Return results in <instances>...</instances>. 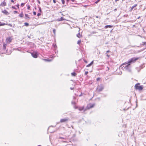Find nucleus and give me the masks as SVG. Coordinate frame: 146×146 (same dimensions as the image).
<instances>
[{"instance_id":"obj_43","label":"nucleus","mask_w":146,"mask_h":146,"mask_svg":"<svg viewBox=\"0 0 146 146\" xmlns=\"http://www.w3.org/2000/svg\"><path fill=\"white\" fill-rule=\"evenodd\" d=\"M60 139H65V138L64 137H60L59 138Z\"/></svg>"},{"instance_id":"obj_7","label":"nucleus","mask_w":146,"mask_h":146,"mask_svg":"<svg viewBox=\"0 0 146 146\" xmlns=\"http://www.w3.org/2000/svg\"><path fill=\"white\" fill-rule=\"evenodd\" d=\"M69 120V118H68L62 119H60V122L61 123L64 122L68 121Z\"/></svg>"},{"instance_id":"obj_31","label":"nucleus","mask_w":146,"mask_h":146,"mask_svg":"<svg viewBox=\"0 0 146 146\" xmlns=\"http://www.w3.org/2000/svg\"><path fill=\"white\" fill-rule=\"evenodd\" d=\"M39 11L40 12H41V11H42L41 9V8L40 7H39Z\"/></svg>"},{"instance_id":"obj_29","label":"nucleus","mask_w":146,"mask_h":146,"mask_svg":"<svg viewBox=\"0 0 146 146\" xmlns=\"http://www.w3.org/2000/svg\"><path fill=\"white\" fill-rule=\"evenodd\" d=\"M71 103H72V104H73V105L76 104V102L74 101H72V102Z\"/></svg>"},{"instance_id":"obj_23","label":"nucleus","mask_w":146,"mask_h":146,"mask_svg":"<svg viewBox=\"0 0 146 146\" xmlns=\"http://www.w3.org/2000/svg\"><path fill=\"white\" fill-rule=\"evenodd\" d=\"M97 33L95 31H92L91 32V35H92L93 34L96 33Z\"/></svg>"},{"instance_id":"obj_40","label":"nucleus","mask_w":146,"mask_h":146,"mask_svg":"<svg viewBox=\"0 0 146 146\" xmlns=\"http://www.w3.org/2000/svg\"><path fill=\"white\" fill-rule=\"evenodd\" d=\"M37 1L38 2V3L39 4H40V1H39V0H37Z\"/></svg>"},{"instance_id":"obj_50","label":"nucleus","mask_w":146,"mask_h":146,"mask_svg":"<svg viewBox=\"0 0 146 146\" xmlns=\"http://www.w3.org/2000/svg\"><path fill=\"white\" fill-rule=\"evenodd\" d=\"M73 88H71V87L70 88V89L71 90H73Z\"/></svg>"},{"instance_id":"obj_47","label":"nucleus","mask_w":146,"mask_h":146,"mask_svg":"<svg viewBox=\"0 0 146 146\" xmlns=\"http://www.w3.org/2000/svg\"><path fill=\"white\" fill-rule=\"evenodd\" d=\"M11 2H12V3L14 2V1L13 0H11Z\"/></svg>"},{"instance_id":"obj_44","label":"nucleus","mask_w":146,"mask_h":146,"mask_svg":"<svg viewBox=\"0 0 146 146\" xmlns=\"http://www.w3.org/2000/svg\"><path fill=\"white\" fill-rule=\"evenodd\" d=\"M100 1V0H98L97 1H96V2H95L96 3H97L98 2H99Z\"/></svg>"},{"instance_id":"obj_14","label":"nucleus","mask_w":146,"mask_h":146,"mask_svg":"<svg viewBox=\"0 0 146 146\" xmlns=\"http://www.w3.org/2000/svg\"><path fill=\"white\" fill-rule=\"evenodd\" d=\"M6 44L5 43H3V48L4 50H5L6 48Z\"/></svg>"},{"instance_id":"obj_57","label":"nucleus","mask_w":146,"mask_h":146,"mask_svg":"<svg viewBox=\"0 0 146 146\" xmlns=\"http://www.w3.org/2000/svg\"><path fill=\"white\" fill-rule=\"evenodd\" d=\"M63 142H66V141H63Z\"/></svg>"},{"instance_id":"obj_48","label":"nucleus","mask_w":146,"mask_h":146,"mask_svg":"<svg viewBox=\"0 0 146 146\" xmlns=\"http://www.w3.org/2000/svg\"><path fill=\"white\" fill-rule=\"evenodd\" d=\"M110 52V51L109 50H108L106 52V53H108Z\"/></svg>"},{"instance_id":"obj_12","label":"nucleus","mask_w":146,"mask_h":146,"mask_svg":"<svg viewBox=\"0 0 146 146\" xmlns=\"http://www.w3.org/2000/svg\"><path fill=\"white\" fill-rule=\"evenodd\" d=\"M94 63V61H92L91 63L88 64L86 65V66L87 67H89L91 66Z\"/></svg>"},{"instance_id":"obj_3","label":"nucleus","mask_w":146,"mask_h":146,"mask_svg":"<svg viewBox=\"0 0 146 146\" xmlns=\"http://www.w3.org/2000/svg\"><path fill=\"white\" fill-rule=\"evenodd\" d=\"M95 104H88L86 107V109L84 110V111L86 110H88L90 108H93L95 106Z\"/></svg>"},{"instance_id":"obj_56","label":"nucleus","mask_w":146,"mask_h":146,"mask_svg":"<svg viewBox=\"0 0 146 146\" xmlns=\"http://www.w3.org/2000/svg\"><path fill=\"white\" fill-rule=\"evenodd\" d=\"M95 36H98V35H95Z\"/></svg>"},{"instance_id":"obj_39","label":"nucleus","mask_w":146,"mask_h":146,"mask_svg":"<svg viewBox=\"0 0 146 146\" xmlns=\"http://www.w3.org/2000/svg\"><path fill=\"white\" fill-rule=\"evenodd\" d=\"M100 78H97L96 80H97V81H99V80H100Z\"/></svg>"},{"instance_id":"obj_4","label":"nucleus","mask_w":146,"mask_h":146,"mask_svg":"<svg viewBox=\"0 0 146 146\" xmlns=\"http://www.w3.org/2000/svg\"><path fill=\"white\" fill-rule=\"evenodd\" d=\"M139 83H138L135 85V89L136 90H141L143 89V87L141 86H139Z\"/></svg>"},{"instance_id":"obj_33","label":"nucleus","mask_w":146,"mask_h":146,"mask_svg":"<svg viewBox=\"0 0 146 146\" xmlns=\"http://www.w3.org/2000/svg\"><path fill=\"white\" fill-rule=\"evenodd\" d=\"M41 15V13H38L37 14V16H39Z\"/></svg>"},{"instance_id":"obj_60","label":"nucleus","mask_w":146,"mask_h":146,"mask_svg":"<svg viewBox=\"0 0 146 146\" xmlns=\"http://www.w3.org/2000/svg\"><path fill=\"white\" fill-rule=\"evenodd\" d=\"M74 98L75 99V97H74Z\"/></svg>"},{"instance_id":"obj_11","label":"nucleus","mask_w":146,"mask_h":146,"mask_svg":"<svg viewBox=\"0 0 146 146\" xmlns=\"http://www.w3.org/2000/svg\"><path fill=\"white\" fill-rule=\"evenodd\" d=\"M66 20V19H64L63 17H61L60 19H57V21H61Z\"/></svg>"},{"instance_id":"obj_9","label":"nucleus","mask_w":146,"mask_h":146,"mask_svg":"<svg viewBox=\"0 0 146 146\" xmlns=\"http://www.w3.org/2000/svg\"><path fill=\"white\" fill-rule=\"evenodd\" d=\"M2 12L6 15H8L9 14V13L5 9L3 11H2Z\"/></svg>"},{"instance_id":"obj_26","label":"nucleus","mask_w":146,"mask_h":146,"mask_svg":"<svg viewBox=\"0 0 146 146\" xmlns=\"http://www.w3.org/2000/svg\"><path fill=\"white\" fill-rule=\"evenodd\" d=\"M136 69L137 70L138 72H139L141 69V68H136Z\"/></svg>"},{"instance_id":"obj_52","label":"nucleus","mask_w":146,"mask_h":146,"mask_svg":"<svg viewBox=\"0 0 146 146\" xmlns=\"http://www.w3.org/2000/svg\"><path fill=\"white\" fill-rule=\"evenodd\" d=\"M106 56L108 57H109V55H108V54H107Z\"/></svg>"},{"instance_id":"obj_8","label":"nucleus","mask_w":146,"mask_h":146,"mask_svg":"<svg viewBox=\"0 0 146 146\" xmlns=\"http://www.w3.org/2000/svg\"><path fill=\"white\" fill-rule=\"evenodd\" d=\"M12 39L11 37H9L6 39V40L7 43H10Z\"/></svg>"},{"instance_id":"obj_38","label":"nucleus","mask_w":146,"mask_h":146,"mask_svg":"<svg viewBox=\"0 0 146 146\" xmlns=\"http://www.w3.org/2000/svg\"><path fill=\"white\" fill-rule=\"evenodd\" d=\"M16 6L17 7V8H18V9H19V4H17V5H16Z\"/></svg>"},{"instance_id":"obj_1","label":"nucleus","mask_w":146,"mask_h":146,"mask_svg":"<svg viewBox=\"0 0 146 146\" xmlns=\"http://www.w3.org/2000/svg\"><path fill=\"white\" fill-rule=\"evenodd\" d=\"M130 65V64L127 63V62H125L122 65V66L124 67V69L125 70H127L128 72H130L131 71Z\"/></svg>"},{"instance_id":"obj_15","label":"nucleus","mask_w":146,"mask_h":146,"mask_svg":"<svg viewBox=\"0 0 146 146\" xmlns=\"http://www.w3.org/2000/svg\"><path fill=\"white\" fill-rule=\"evenodd\" d=\"M137 6V4H135L134 5H133V6H132L131 9V11L135 7H136Z\"/></svg>"},{"instance_id":"obj_10","label":"nucleus","mask_w":146,"mask_h":146,"mask_svg":"<svg viewBox=\"0 0 146 146\" xmlns=\"http://www.w3.org/2000/svg\"><path fill=\"white\" fill-rule=\"evenodd\" d=\"M6 5V3L5 1H3L2 2L0 5L1 6L3 7Z\"/></svg>"},{"instance_id":"obj_13","label":"nucleus","mask_w":146,"mask_h":146,"mask_svg":"<svg viewBox=\"0 0 146 146\" xmlns=\"http://www.w3.org/2000/svg\"><path fill=\"white\" fill-rule=\"evenodd\" d=\"M25 19H30V18L29 17V15L27 14H25Z\"/></svg>"},{"instance_id":"obj_34","label":"nucleus","mask_w":146,"mask_h":146,"mask_svg":"<svg viewBox=\"0 0 146 146\" xmlns=\"http://www.w3.org/2000/svg\"><path fill=\"white\" fill-rule=\"evenodd\" d=\"M144 67V66H143V65H142L140 66V68H141V69H142Z\"/></svg>"},{"instance_id":"obj_45","label":"nucleus","mask_w":146,"mask_h":146,"mask_svg":"<svg viewBox=\"0 0 146 146\" xmlns=\"http://www.w3.org/2000/svg\"><path fill=\"white\" fill-rule=\"evenodd\" d=\"M72 2H75V0H71Z\"/></svg>"},{"instance_id":"obj_6","label":"nucleus","mask_w":146,"mask_h":146,"mask_svg":"<svg viewBox=\"0 0 146 146\" xmlns=\"http://www.w3.org/2000/svg\"><path fill=\"white\" fill-rule=\"evenodd\" d=\"M32 56L34 58H37L38 57V54L36 52H32L31 53Z\"/></svg>"},{"instance_id":"obj_35","label":"nucleus","mask_w":146,"mask_h":146,"mask_svg":"<svg viewBox=\"0 0 146 146\" xmlns=\"http://www.w3.org/2000/svg\"><path fill=\"white\" fill-rule=\"evenodd\" d=\"M33 14L34 15H36V13L35 11H34L33 12Z\"/></svg>"},{"instance_id":"obj_28","label":"nucleus","mask_w":146,"mask_h":146,"mask_svg":"<svg viewBox=\"0 0 146 146\" xmlns=\"http://www.w3.org/2000/svg\"><path fill=\"white\" fill-rule=\"evenodd\" d=\"M62 4H64L65 3V1L64 0H61Z\"/></svg>"},{"instance_id":"obj_25","label":"nucleus","mask_w":146,"mask_h":146,"mask_svg":"<svg viewBox=\"0 0 146 146\" xmlns=\"http://www.w3.org/2000/svg\"><path fill=\"white\" fill-rule=\"evenodd\" d=\"M81 40H79L77 42V43L78 44H80V43H81Z\"/></svg>"},{"instance_id":"obj_59","label":"nucleus","mask_w":146,"mask_h":146,"mask_svg":"<svg viewBox=\"0 0 146 146\" xmlns=\"http://www.w3.org/2000/svg\"><path fill=\"white\" fill-rule=\"evenodd\" d=\"M85 62H87L86 61H85Z\"/></svg>"},{"instance_id":"obj_42","label":"nucleus","mask_w":146,"mask_h":146,"mask_svg":"<svg viewBox=\"0 0 146 146\" xmlns=\"http://www.w3.org/2000/svg\"><path fill=\"white\" fill-rule=\"evenodd\" d=\"M53 3H56V1L55 0H53Z\"/></svg>"},{"instance_id":"obj_27","label":"nucleus","mask_w":146,"mask_h":146,"mask_svg":"<svg viewBox=\"0 0 146 146\" xmlns=\"http://www.w3.org/2000/svg\"><path fill=\"white\" fill-rule=\"evenodd\" d=\"M25 4V3H21V7H23L24 6Z\"/></svg>"},{"instance_id":"obj_55","label":"nucleus","mask_w":146,"mask_h":146,"mask_svg":"<svg viewBox=\"0 0 146 146\" xmlns=\"http://www.w3.org/2000/svg\"><path fill=\"white\" fill-rule=\"evenodd\" d=\"M17 50H18V51H20V50L19 49H17Z\"/></svg>"},{"instance_id":"obj_51","label":"nucleus","mask_w":146,"mask_h":146,"mask_svg":"<svg viewBox=\"0 0 146 146\" xmlns=\"http://www.w3.org/2000/svg\"><path fill=\"white\" fill-rule=\"evenodd\" d=\"M140 16H139V17L138 18H137V19H140Z\"/></svg>"},{"instance_id":"obj_17","label":"nucleus","mask_w":146,"mask_h":146,"mask_svg":"<svg viewBox=\"0 0 146 146\" xmlns=\"http://www.w3.org/2000/svg\"><path fill=\"white\" fill-rule=\"evenodd\" d=\"M112 27V26L111 25H107L105 26V27L106 29L107 28H111Z\"/></svg>"},{"instance_id":"obj_36","label":"nucleus","mask_w":146,"mask_h":146,"mask_svg":"<svg viewBox=\"0 0 146 146\" xmlns=\"http://www.w3.org/2000/svg\"><path fill=\"white\" fill-rule=\"evenodd\" d=\"M88 73V71H86L85 73V74L86 75H87Z\"/></svg>"},{"instance_id":"obj_49","label":"nucleus","mask_w":146,"mask_h":146,"mask_svg":"<svg viewBox=\"0 0 146 146\" xmlns=\"http://www.w3.org/2000/svg\"><path fill=\"white\" fill-rule=\"evenodd\" d=\"M96 18H98V17H99L98 16H96Z\"/></svg>"},{"instance_id":"obj_18","label":"nucleus","mask_w":146,"mask_h":146,"mask_svg":"<svg viewBox=\"0 0 146 146\" xmlns=\"http://www.w3.org/2000/svg\"><path fill=\"white\" fill-rule=\"evenodd\" d=\"M77 37L80 38L81 37H82V36L80 35V33H79L78 34H77Z\"/></svg>"},{"instance_id":"obj_24","label":"nucleus","mask_w":146,"mask_h":146,"mask_svg":"<svg viewBox=\"0 0 146 146\" xmlns=\"http://www.w3.org/2000/svg\"><path fill=\"white\" fill-rule=\"evenodd\" d=\"M24 25L25 26H29V23H24Z\"/></svg>"},{"instance_id":"obj_54","label":"nucleus","mask_w":146,"mask_h":146,"mask_svg":"<svg viewBox=\"0 0 146 146\" xmlns=\"http://www.w3.org/2000/svg\"><path fill=\"white\" fill-rule=\"evenodd\" d=\"M69 0H67V1H66L67 2V3H68Z\"/></svg>"},{"instance_id":"obj_16","label":"nucleus","mask_w":146,"mask_h":146,"mask_svg":"<svg viewBox=\"0 0 146 146\" xmlns=\"http://www.w3.org/2000/svg\"><path fill=\"white\" fill-rule=\"evenodd\" d=\"M79 110L80 111H82L84 110V107L83 106L82 107H80L79 108Z\"/></svg>"},{"instance_id":"obj_53","label":"nucleus","mask_w":146,"mask_h":146,"mask_svg":"<svg viewBox=\"0 0 146 146\" xmlns=\"http://www.w3.org/2000/svg\"><path fill=\"white\" fill-rule=\"evenodd\" d=\"M115 0V1L116 2H117V1H119V0Z\"/></svg>"},{"instance_id":"obj_5","label":"nucleus","mask_w":146,"mask_h":146,"mask_svg":"<svg viewBox=\"0 0 146 146\" xmlns=\"http://www.w3.org/2000/svg\"><path fill=\"white\" fill-rule=\"evenodd\" d=\"M104 87L103 85L102 84H101L98 86L97 90L99 92H101L104 89Z\"/></svg>"},{"instance_id":"obj_32","label":"nucleus","mask_w":146,"mask_h":146,"mask_svg":"<svg viewBox=\"0 0 146 146\" xmlns=\"http://www.w3.org/2000/svg\"><path fill=\"white\" fill-rule=\"evenodd\" d=\"M56 30L55 29H54L53 30V32L55 34V32H56Z\"/></svg>"},{"instance_id":"obj_19","label":"nucleus","mask_w":146,"mask_h":146,"mask_svg":"<svg viewBox=\"0 0 146 146\" xmlns=\"http://www.w3.org/2000/svg\"><path fill=\"white\" fill-rule=\"evenodd\" d=\"M24 15L23 13H21L19 15V16L20 17H23Z\"/></svg>"},{"instance_id":"obj_37","label":"nucleus","mask_w":146,"mask_h":146,"mask_svg":"<svg viewBox=\"0 0 146 146\" xmlns=\"http://www.w3.org/2000/svg\"><path fill=\"white\" fill-rule=\"evenodd\" d=\"M30 5H28L27 6V9L29 10V9L30 8Z\"/></svg>"},{"instance_id":"obj_22","label":"nucleus","mask_w":146,"mask_h":146,"mask_svg":"<svg viewBox=\"0 0 146 146\" xmlns=\"http://www.w3.org/2000/svg\"><path fill=\"white\" fill-rule=\"evenodd\" d=\"M44 60H45V61H47V62H50L52 60H51L47 59H44Z\"/></svg>"},{"instance_id":"obj_58","label":"nucleus","mask_w":146,"mask_h":146,"mask_svg":"<svg viewBox=\"0 0 146 146\" xmlns=\"http://www.w3.org/2000/svg\"><path fill=\"white\" fill-rule=\"evenodd\" d=\"M37 146H41L40 145H38Z\"/></svg>"},{"instance_id":"obj_46","label":"nucleus","mask_w":146,"mask_h":146,"mask_svg":"<svg viewBox=\"0 0 146 146\" xmlns=\"http://www.w3.org/2000/svg\"><path fill=\"white\" fill-rule=\"evenodd\" d=\"M117 9H114V11L115 12V11H117Z\"/></svg>"},{"instance_id":"obj_2","label":"nucleus","mask_w":146,"mask_h":146,"mask_svg":"<svg viewBox=\"0 0 146 146\" xmlns=\"http://www.w3.org/2000/svg\"><path fill=\"white\" fill-rule=\"evenodd\" d=\"M139 58H132L128 60L127 63L130 64L131 63H134L135 62L136 60H137Z\"/></svg>"},{"instance_id":"obj_21","label":"nucleus","mask_w":146,"mask_h":146,"mask_svg":"<svg viewBox=\"0 0 146 146\" xmlns=\"http://www.w3.org/2000/svg\"><path fill=\"white\" fill-rule=\"evenodd\" d=\"M72 75L73 76H75L76 75V74L75 72H72L71 73Z\"/></svg>"},{"instance_id":"obj_20","label":"nucleus","mask_w":146,"mask_h":146,"mask_svg":"<svg viewBox=\"0 0 146 146\" xmlns=\"http://www.w3.org/2000/svg\"><path fill=\"white\" fill-rule=\"evenodd\" d=\"M6 25V24L4 23H2L0 21V26H4Z\"/></svg>"},{"instance_id":"obj_41","label":"nucleus","mask_w":146,"mask_h":146,"mask_svg":"<svg viewBox=\"0 0 146 146\" xmlns=\"http://www.w3.org/2000/svg\"><path fill=\"white\" fill-rule=\"evenodd\" d=\"M14 13H18V12L17 11H14Z\"/></svg>"},{"instance_id":"obj_30","label":"nucleus","mask_w":146,"mask_h":146,"mask_svg":"<svg viewBox=\"0 0 146 146\" xmlns=\"http://www.w3.org/2000/svg\"><path fill=\"white\" fill-rule=\"evenodd\" d=\"M12 8L13 9H17V8L15 7L14 6H12Z\"/></svg>"}]
</instances>
